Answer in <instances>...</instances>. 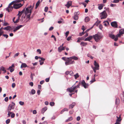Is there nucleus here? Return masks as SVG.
I'll use <instances>...</instances> for the list:
<instances>
[{"mask_svg": "<svg viewBox=\"0 0 124 124\" xmlns=\"http://www.w3.org/2000/svg\"><path fill=\"white\" fill-rule=\"evenodd\" d=\"M16 1H13L12 2H11L8 5H9L10 6H11V5H13L14 3H15V2Z\"/></svg>", "mask_w": 124, "mask_h": 124, "instance_id": "51", "label": "nucleus"}, {"mask_svg": "<svg viewBox=\"0 0 124 124\" xmlns=\"http://www.w3.org/2000/svg\"><path fill=\"white\" fill-rule=\"evenodd\" d=\"M33 8V7H32L30 9L26 8V10L25 11V15H26V17L28 19V21L30 20V19L31 14Z\"/></svg>", "mask_w": 124, "mask_h": 124, "instance_id": "2", "label": "nucleus"}, {"mask_svg": "<svg viewBox=\"0 0 124 124\" xmlns=\"http://www.w3.org/2000/svg\"><path fill=\"white\" fill-rule=\"evenodd\" d=\"M70 58H71L72 60V59H73L75 60H78V58L75 56H73L72 57H70Z\"/></svg>", "mask_w": 124, "mask_h": 124, "instance_id": "18", "label": "nucleus"}, {"mask_svg": "<svg viewBox=\"0 0 124 124\" xmlns=\"http://www.w3.org/2000/svg\"><path fill=\"white\" fill-rule=\"evenodd\" d=\"M19 103L22 106L24 104V102L21 101H19Z\"/></svg>", "mask_w": 124, "mask_h": 124, "instance_id": "39", "label": "nucleus"}, {"mask_svg": "<svg viewBox=\"0 0 124 124\" xmlns=\"http://www.w3.org/2000/svg\"><path fill=\"white\" fill-rule=\"evenodd\" d=\"M8 112V117H10V114H11L12 112Z\"/></svg>", "mask_w": 124, "mask_h": 124, "instance_id": "58", "label": "nucleus"}, {"mask_svg": "<svg viewBox=\"0 0 124 124\" xmlns=\"http://www.w3.org/2000/svg\"><path fill=\"white\" fill-rule=\"evenodd\" d=\"M116 117L117 118V119L116 120V122H120L122 120V119L121 118L120 116L119 117H118L117 116H116Z\"/></svg>", "mask_w": 124, "mask_h": 124, "instance_id": "25", "label": "nucleus"}, {"mask_svg": "<svg viewBox=\"0 0 124 124\" xmlns=\"http://www.w3.org/2000/svg\"><path fill=\"white\" fill-rule=\"evenodd\" d=\"M69 33V31H67L65 33V36H66V37H67L68 36Z\"/></svg>", "mask_w": 124, "mask_h": 124, "instance_id": "59", "label": "nucleus"}, {"mask_svg": "<svg viewBox=\"0 0 124 124\" xmlns=\"http://www.w3.org/2000/svg\"><path fill=\"white\" fill-rule=\"evenodd\" d=\"M23 26V25H20L19 26H17L16 28V29L18 30L20 28H21Z\"/></svg>", "mask_w": 124, "mask_h": 124, "instance_id": "29", "label": "nucleus"}, {"mask_svg": "<svg viewBox=\"0 0 124 124\" xmlns=\"http://www.w3.org/2000/svg\"><path fill=\"white\" fill-rule=\"evenodd\" d=\"M19 53H17L16 54H15L14 55V57H16L19 54Z\"/></svg>", "mask_w": 124, "mask_h": 124, "instance_id": "56", "label": "nucleus"}, {"mask_svg": "<svg viewBox=\"0 0 124 124\" xmlns=\"http://www.w3.org/2000/svg\"><path fill=\"white\" fill-rule=\"evenodd\" d=\"M87 44V43L83 42H81L80 43V45L82 46H85Z\"/></svg>", "mask_w": 124, "mask_h": 124, "instance_id": "22", "label": "nucleus"}, {"mask_svg": "<svg viewBox=\"0 0 124 124\" xmlns=\"http://www.w3.org/2000/svg\"><path fill=\"white\" fill-rule=\"evenodd\" d=\"M73 18L75 20H77L78 19V16L74 15L73 17Z\"/></svg>", "mask_w": 124, "mask_h": 124, "instance_id": "30", "label": "nucleus"}, {"mask_svg": "<svg viewBox=\"0 0 124 124\" xmlns=\"http://www.w3.org/2000/svg\"><path fill=\"white\" fill-rule=\"evenodd\" d=\"M48 8L47 7H46L45 8L44 11L46 12H47V11Z\"/></svg>", "mask_w": 124, "mask_h": 124, "instance_id": "49", "label": "nucleus"}, {"mask_svg": "<svg viewBox=\"0 0 124 124\" xmlns=\"http://www.w3.org/2000/svg\"><path fill=\"white\" fill-rule=\"evenodd\" d=\"M40 3V0H39L36 3V6H39V4Z\"/></svg>", "mask_w": 124, "mask_h": 124, "instance_id": "50", "label": "nucleus"}, {"mask_svg": "<svg viewBox=\"0 0 124 124\" xmlns=\"http://www.w3.org/2000/svg\"><path fill=\"white\" fill-rule=\"evenodd\" d=\"M93 37V36H89L87 38H86L84 40L85 41H90L92 39Z\"/></svg>", "mask_w": 124, "mask_h": 124, "instance_id": "13", "label": "nucleus"}, {"mask_svg": "<svg viewBox=\"0 0 124 124\" xmlns=\"http://www.w3.org/2000/svg\"><path fill=\"white\" fill-rule=\"evenodd\" d=\"M82 85L85 88H87L89 85L88 84L86 83L84 80H83L81 82Z\"/></svg>", "mask_w": 124, "mask_h": 124, "instance_id": "6", "label": "nucleus"}, {"mask_svg": "<svg viewBox=\"0 0 124 124\" xmlns=\"http://www.w3.org/2000/svg\"><path fill=\"white\" fill-rule=\"evenodd\" d=\"M55 103L53 102H51L50 103V105L51 106H53L54 105Z\"/></svg>", "mask_w": 124, "mask_h": 124, "instance_id": "34", "label": "nucleus"}, {"mask_svg": "<svg viewBox=\"0 0 124 124\" xmlns=\"http://www.w3.org/2000/svg\"><path fill=\"white\" fill-rule=\"evenodd\" d=\"M73 72L72 71H69V74L71 76H73Z\"/></svg>", "mask_w": 124, "mask_h": 124, "instance_id": "47", "label": "nucleus"}, {"mask_svg": "<svg viewBox=\"0 0 124 124\" xmlns=\"http://www.w3.org/2000/svg\"><path fill=\"white\" fill-rule=\"evenodd\" d=\"M107 16L108 15L105 10H104L103 12L101 13L100 14V16L101 19L106 18Z\"/></svg>", "mask_w": 124, "mask_h": 124, "instance_id": "4", "label": "nucleus"}, {"mask_svg": "<svg viewBox=\"0 0 124 124\" xmlns=\"http://www.w3.org/2000/svg\"><path fill=\"white\" fill-rule=\"evenodd\" d=\"M16 86V84L15 83H13L12 85V87L13 88H14Z\"/></svg>", "mask_w": 124, "mask_h": 124, "instance_id": "60", "label": "nucleus"}, {"mask_svg": "<svg viewBox=\"0 0 124 124\" xmlns=\"http://www.w3.org/2000/svg\"><path fill=\"white\" fill-rule=\"evenodd\" d=\"M22 5L21 3H15L13 4V7L14 8L17 9L21 7Z\"/></svg>", "mask_w": 124, "mask_h": 124, "instance_id": "5", "label": "nucleus"}, {"mask_svg": "<svg viewBox=\"0 0 124 124\" xmlns=\"http://www.w3.org/2000/svg\"><path fill=\"white\" fill-rule=\"evenodd\" d=\"M94 65L95 67H93V68H96L97 70L99 69V66L98 64L96 62V61H94Z\"/></svg>", "mask_w": 124, "mask_h": 124, "instance_id": "10", "label": "nucleus"}, {"mask_svg": "<svg viewBox=\"0 0 124 124\" xmlns=\"http://www.w3.org/2000/svg\"><path fill=\"white\" fill-rule=\"evenodd\" d=\"M15 114H14V113H12L11 115V117L12 118H13L15 117Z\"/></svg>", "mask_w": 124, "mask_h": 124, "instance_id": "48", "label": "nucleus"}, {"mask_svg": "<svg viewBox=\"0 0 124 124\" xmlns=\"http://www.w3.org/2000/svg\"><path fill=\"white\" fill-rule=\"evenodd\" d=\"M65 50V47H59L58 48V51L59 52H61L62 51Z\"/></svg>", "mask_w": 124, "mask_h": 124, "instance_id": "15", "label": "nucleus"}, {"mask_svg": "<svg viewBox=\"0 0 124 124\" xmlns=\"http://www.w3.org/2000/svg\"><path fill=\"white\" fill-rule=\"evenodd\" d=\"M20 17H18L17 19L16 20V21H15V22H14V23H17L19 22V20L20 19Z\"/></svg>", "mask_w": 124, "mask_h": 124, "instance_id": "33", "label": "nucleus"}, {"mask_svg": "<svg viewBox=\"0 0 124 124\" xmlns=\"http://www.w3.org/2000/svg\"><path fill=\"white\" fill-rule=\"evenodd\" d=\"M3 28L2 27L0 29V37L2 35V34L4 33V31L2 30L3 29Z\"/></svg>", "mask_w": 124, "mask_h": 124, "instance_id": "24", "label": "nucleus"}, {"mask_svg": "<svg viewBox=\"0 0 124 124\" xmlns=\"http://www.w3.org/2000/svg\"><path fill=\"white\" fill-rule=\"evenodd\" d=\"M85 33V32H84L83 31L82 32H80L79 33V35L80 36H82Z\"/></svg>", "mask_w": 124, "mask_h": 124, "instance_id": "52", "label": "nucleus"}, {"mask_svg": "<svg viewBox=\"0 0 124 124\" xmlns=\"http://www.w3.org/2000/svg\"><path fill=\"white\" fill-rule=\"evenodd\" d=\"M11 28V27L10 26H7L6 27L3 28V29L4 30H6L7 31H10V29Z\"/></svg>", "mask_w": 124, "mask_h": 124, "instance_id": "20", "label": "nucleus"}, {"mask_svg": "<svg viewBox=\"0 0 124 124\" xmlns=\"http://www.w3.org/2000/svg\"><path fill=\"white\" fill-rule=\"evenodd\" d=\"M99 29L101 30L103 28L101 24H100L99 25Z\"/></svg>", "mask_w": 124, "mask_h": 124, "instance_id": "54", "label": "nucleus"}, {"mask_svg": "<svg viewBox=\"0 0 124 124\" xmlns=\"http://www.w3.org/2000/svg\"><path fill=\"white\" fill-rule=\"evenodd\" d=\"M28 67V66L26 64L24 63H22L21 66V68H26Z\"/></svg>", "mask_w": 124, "mask_h": 124, "instance_id": "17", "label": "nucleus"}, {"mask_svg": "<svg viewBox=\"0 0 124 124\" xmlns=\"http://www.w3.org/2000/svg\"><path fill=\"white\" fill-rule=\"evenodd\" d=\"M95 81L96 80L95 79H94V78H93L92 79V80H91L90 81V82H91V84L93 83V82Z\"/></svg>", "mask_w": 124, "mask_h": 124, "instance_id": "46", "label": "nucleus"}, {"mask_svg": "<svg viewBox=\"0 0 124 124\" xmlns=\"http://www.w3.org/2000/svg\"><path fill=\"white\" fill-rule=\"evenodd\" d=\"M93 37L96 42H99L103 38V35L101 33H98L93 35Z\"/></svg>", "mask_w": 124, "mask_h": 124, "instance_id": "1", "label": "nucleus"}, {"mask_svg": "<svg viewBox=\"0 0 124 124\" xmlns=\"http://www.w3.org/2000/svg\"><path fill=\"white\" fill-rule=\"evenodd\" d=\"M111 25L112 27L115 28H117L118 27V25L117 22L116 21L112 22L111 23Z\"/></svg>", "mask_w": 124, "mask_h": 124, "instance_id": "8", "label": "nucleus"}, {"mask_svg": "<svg viewBox=\"0 0 124 124\" xmlns=\"http://www.w3.org/2000/svg\"><path fill=\"white\" fill-rule=\"evenodd\" d=\"M35 75V74L31 73V78L32 79H33V76Z\"/></svg>", "mask_w": 124, "mask_h": 124, "instance_id": "40", "label": "nucleus"}, {"mask_svg": "<svg viewBox=\"0 0 124 124\" xmlns=\"http://www.w3.org/2000/svg\"><path fill=\"white\" fill-rule=\"evenodd\" d=\"M82 39L81 38H78V40L77 42L79 43L80 42V40H82Z\"/></svg>", "mask_w": 124, "mask_h": 124, "instance_id": "43", "label": "nucleus"}, {"mask_svg": "<svg viewBox=\"0 0 124 124\" xmlns=\"http://www.w3.org/2000/svg\"><path fill=\"white\" fill-rule=\"evenodd\" d=\"M72 5V1H69L67 2V4L65 5V6L67 7V8H69Z\"/></svg>", "mask_w": 124, "mask_h": 124, "instance_id": "12", "label": "nucleus"}, {"mask_svg": "<svg viewBox=\"0 0 124 124\" xmlns=\"http://www.w3.org/2000/svg\"><path fill=\"white\" fill-rule=\"evenodd\" d=\"M103 23L104 25L105 26H107L109 25V23L108 21H104Z\"/></svg>", "mask_w": 124, "mask_h": 124, "instance_id": "16", "label": "nucleus"}, {"mask_svg": "<svg viewBox=\"0 0 124 124\" xmlns=\"http://www.w3.org/2000/svg\"><path fill=\"white\" fill-rule=\"evenodd\" d=\"M62 110L64 112L65 111H68V109L66 108H64Z\"/></svg>", "mask_w": 124, "mask_h": 124, "instance_id": "64", "label": "nucleus"}, {"mask_svg": "<svg viewBox=\"0 0 124 124\" xmlns=\"http://www.w3.org/2000/svg\"><path fill=\"white\" fill-rule=\"evenodd\" d=\"M10 119H7L6 121V123L7 124H8L10 122Z\"/></svg>", "mask_w": 124, "mask_h": 124, "instance_id": "41", "label": "nucleus"}, {"mask_svg": "<svg viewBox=\"0 0 124 124\" xmlns=\"http://www.w3.org/2000/svg\"><path fill=\"white\" fill-rule=\"evenodd\" d=\"M98 5L99 6V7H98V9L100 10H101L102 9L104 6L103 4H98Z\"/></svg>", "mask_w": 124, "mask_h": 124, "instance_id": "19", "label": "nucleus"}, {"mask_svg": "<svg viewBox=\"0 0 124 124\" xmlns=\"http://www.w3.org/2000/svg\"><path fill=\"white\" fill-rule=\"evenodd\" d=\"M3 36L4 37H5V38H8V35H7V34H4L3 35Z\"/></svg>", "mask_w": 124, "mask_h": 124, "instance_id": "63", "label": "nucleus"}, {"mask_svg": "<svg viewBox=\"0 0 124 124\" xmlns=\"http://www.w3.org/2000/svg\"><path fill=\"white\" fill-rule=\"evenodd\" d=\"M67 59V58H66V57H62V59L64 60V61H66L67 60V59Z\"/></svg>", "mask_w": 124, "mask_h": 124, "instance_id": "57", "label": "nucleus"}, {"mask_svg": "<svg viewBox=\"0 0 124 124\" xmlns=\"http://www.w3.org/2000/svg\"><path fill=\"white\" fill-rule=\"evenodd\" d=\"M109 37L112 39H114L115 37V35L111 33L109 34Z\"/></svg>", "mask_w": 124, "mask_h": 124, "instance_id": "21", "label": "nucleus"}, {"mask_svg": "<svg viewBox=\"0 0 124 124\" xmlns=\"http://www.w3.org/2000/svg\"><path fill=\"white\" fill-rule=\"evenodd\" d=\"M5 68L3 66H1L0 67V71H4V70H5Z\"/></svg>", "mask_w": 124, "mask_h": 124, "instance_id": "32", "label": "nucleus"}, {"mask_svg": "<svg viewBox=\"0 0 124 124\" xmlns=\"http://www.w3.org/2000/svg\"><path fill=\"white\" fill-rule=\"evenodd\" d=\"M14 109V107H13V108H11L9 107H8V112H10L12 109Z\"/></svg>", "mask_w": 124, "mask_h": 124, "instance_id": "36", "label": "nucleus"}, {"mask_svg": "<svg viewBox=\"0 0 124 124\" xmlns=\"http://www.w3.org/2000/svg\"><path fill=\"white\" fill-rule=\"evenodd\" d=\"M25 8H24L22 11H19L18 13H19L21 15L25 11Z\"/></svg>", "mask_w": 124, "mask_h": 124, "instance_id": "31", "label": "nucleus"}, {"mask_svg": "<svg viewBox=\"0 0 124 124\" xmlns=\"http://www.w3.org/2000/svg\"><path fill=\"white\" fill-rule=\"evenodd\" d=\"M75 89L74 87H73V86L71 87L67 88V91L69 92L70 93H71L74 92V90Z\"/></svg>", "mask_w": 124, "mask_h": 124, "instance_id": "9", "label": "nucleus"}, {"mask_svg": "<svg viewBox=\"0 0 124 124\" xmlns=\"http://www.w3.org/2000/svg\"><path fill=\"white\" fill-rule=\"evenodd\" d=\"M87 56L88 57H90L91 59H93V57L91 55L89 54H88L87 55Z\"/></svg>", "mask_w": 124, "mask_h": 124, "instance_id": "44", "label": "nucleus"}, {"mask_svg": "<svg viewBox=\"0 0 124 124\" xmlns=\"http://www.w3.org/2000/svg\"><path fill=\"white\" fill-rule=\"evenodd\" d=\"M39 62H40V65H42L44 63V62L41 61V60H39Z\"/></svg>", "mask_w": 124, "mask_h": 124, "instance_id": "62", "label": "nucleus"}, {"mask_svg": "<svg viewBox=\"0 0 124 124\" xmlns=\"http://www.w3.org/2000/svg\"><path fill=\"white\" fill-rule=\"evenodd\" d=\"M118 37H119L117 36V35L116 36V37H115V38L114 39V40L115 41H117L118 39Z\"/></svg>", "mask_w": 124, "mask_h": 124, "instance_id": "55", "label": "nucleus"}, {"mask_svg": "<svg viewBox=\"0 0 124 124\" xmlns=\"http://www.w3.org/2000/svg\"><path fill=\"white\" fill-rule=\"evenodd\" d=\"M80 85V83H79L78 85H77L76 86H74L75 89H76L78 88H79V86Z\"/></svg>", "mask_w": 124, "mask_h": 124, "instance_id": "37", "label": "nucleus"}, {"mask_svg": "<svg viewBox=\"0 0 124 124\" xmlns=\"http://www.w3.org/2000/svg\"><path fill=\"white\" fill-rule=\"evenodd\" d=\"M124 33V29L120 30L119 33L117 34V36L120 37L121 35Z\"/></svg>", "mask_w": 124, "mask_h": 124, "instance_id": "11", "label": "nucleus"}, {"mask_svg": "<svg viewBox=\"0 0 124 124\" xmlns=\"http://www.w3.org/2000/svg\"><path fill=\"white\" fill-rule=\"evenodd\" d=\"M73 119V118L72 116H70V117H69L68 119H67L66 121V122H68L69 121H71Z\"/></svg>", "mask_w": 124, "mask_h": 124, "instance_id": "26", "label": "nucleus"}, {"mask_svg": "<svg viewBox=\"0 0 124 124\" xmlns=\"http://www.w3.org/2000/svg\"><path fill=\"white\" fill-rule=\"evenodd\" d=\"M122 0H114L112 2L113 3H118L119 0L121 1Z\"/></svg>", "mask_w": 124, "mask_h": 124, "instance_id": "38", "label": "nucleus"}, {"mask_svg": "<svg viewBox=\"0 0 124 124\" xmlns=\"http://www.w3.org/2000/svg\"><path fill=\"white\" fill-rule=\"evenodd\" d=\"M31 93L32 94H34L35 93V90L33 89H32L31 90Z\"/></svg>", "mask_w": 124, "mask_h": 124, "instance_id": "35", "label": "nucleus"}, {"mask_svg": "<svg viewBox=\"0 0 124 124\" xmlns=\"http://www.w3.org/2000/svg\"><path fill=\"white\" fill-rule=\"evenodd\" d=\"M13 6L8 5V7L5 8V9L6 11H7L9 13L13 10Z\"/></svg>", "mask_w": 124, "mask_h": 124, "instance_id": "7", "label": "nucleus"}, {"mask_svg": "<svg viewBox=\"0 0 124 124\" xmlns=\"http://www.w3.org/2000/svg\"><path fill=\"white\" fill-rule=\"evenodd\" d=\"M119 100L118 98H116V101H115V103L116 104H119Z\"/></svg>", "mask_w": 124, "mask_h": 124, "instance_id": "28", "label": "nucleus"}, {"mask_svg": "<svg viewBox=\"0 0 124 124\" xmlns=\"http://www.w3.org/2000/svg\"><path fill=\"white\" fill-rule=\"evenodd\" d=\"M91 67L93 69V71L95 73L96 72V70H97L96 68H93V66H91Z\"/></svg>", "mask_w": 124, "mask_h": 124, "instance_id": "45", "label": "nucleus"}, {"mask_svg": "<svg viewBox=\"0 0 124 124\" xmlns=\"http://www.w3.org/2000/svg\"><path fill=\"white\" fill-rule=\"evenodd\" d=\"M74 76L75 77V78H77L79 77V76L78 73H77L76 74H75L74 75Z\"/></svg>", "mask_w": 124, "mask_h": 124, "instance_id": "42", "label": "nucleus"}, {"mask_svg": "<svg viewBox=\"0 0 124 124\" xmlns=\"http://www.w3.org/2000/svg\"><path fill=\"white\" fill-rule=\"evenodd\" d=\"M37 52H39V54H41V50L39 49H38L37 50Z\"/></svg>", "mask_w": 124, "mask_h": 124, "instance_id": "53", "label": "nucleus"}, {"mask_svg": "<svg viewBox=\"0 0 124 124\" xmlns=\"http://www.w3.org/2000/svg\"><path fill=\"white\" fill-rule=\"evenodd\" d=\"M90 20L89 18L88 17H86L85 18V22H88Z\"/></svg>", "mask_w": 124, "mask_h": 124, "instance_id": "27", "label": "nucleus"}, {"mask_svg": "<svg viewBox=\"0 0 124 124\" xmlns=\"http://www.w3.org/2000/svg\"><path fill=\"white\" fill-rule=\"evenodd\" d=\"M47 108L46 107H45L43 108L42 109L41 113L42 114H43L44 112L47 110Z\"/></svg>", "mask_w": 124, "mask_h": 124, "instance_id": "23", "label": "nucleus"}, {"mask_svg": "<svg viewBox=\"0 0 124 124\" xmlns=\"http://www.w3.org/2000/svg\"><path fill=\"white\" fill-rule=\"evenodd\" d=\"M76 103L75 102H73L71 104H70L69 107V109H72L73 108L74 106L76 105Z\"/></svg>", "mask_w": 124, "mask_h": 124, "instance_id": "14", "label": "nucleus"}, {"mask_svg": "<svg viewBox=\"0 0 124 124\" xmlns=\"http://www.w3.org/2000/svg\"><path fill=\"white\" fill-rule=\"evenodd\" d=\"M8 25V23H4L3 24L4 26H6Z\"/></svg>", "mask_w": 124, "mask_h": 124, "instance_id": "61", "label": "nucleus"}, {"mask_svg": "<svg viewBox=\"0 0 124 124\" xmlns=\"http://www.w3.org/2000/svg\"><path fill=\"white\" fill-rule=\"evenodd\" d=\"M67 60L65 62L66 66L75 63V61L73 60L72 61L71 59L70 58V57L67 58Z\"/></svg>", "mask_w": 124, "mask_h": 124, "instance_id": "3", "label": "nucleus"}]
</instances>
